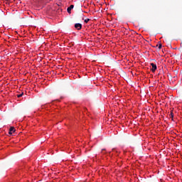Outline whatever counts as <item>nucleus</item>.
<instances>
[{"label": "nucleus", "instance_id": "1", "mask_svg": "<svg viewBox=\"0 0 182 182\" xmlns=\"http://www.w3.org/2000/svg\"><path fill=\"white\" fill-rule=\"evenodd\" d=\"M151 72L153 73H154V72H156V70H157V65L153 63H151Z\"/></svg>", "mask_w": 182, "mask_h": 182}, {"label": "nucleus", "instance_id": "2", "mask_svg": "<svg viewBox=\"0 0 182 182\" xmlns=\"http://www.w3.org/2000/svg\"><path fill=\"white\" fill-rule=\"evenodd\" d=\"M75 28L77 29V31H80V29H82V23H75Z\"/></svg>", "mask_w": 182, "mask_h": 182}, {"label": "nucleus", "instance_id": "3", "mask_svg": "<svg viewBox=\"0 0 182 182\" xmlns=\"http://www.w3.org/2000/svg\"><path fill=\"white\" fill-rule=\"evenodd\" d=\"M15 131H16L15 127H11L9 129V134H12L15 133Z\"/></svg>", "mask_w": 182, "mask_h": 182}, {"label": "nucleus", "instance_id": "4", "mask_svg": "<svg viewBox=\"0 0 182 182\" xmlns=\"http://www.w3.org/2000/svg\"><path fill=\"white\" fill-rule=\"evenodd\" d=\"M73 8H75V6L70 5V6L67 9V12H68V14H71V11H72V9H73Z\"/></svg>", "mask_w": 182, "mask_h": 182}, {"label": "nucleus", "instance_id": "5", "mask_svg": "<svg viewBox=\"0 0 182 182\" xmlns=\"http://www.w3.org/2000/svg\"><path fill=\"white\" fill-rule=\"evenodd\" d=\"M23 96V92H22L21 94L20 95H17V97H22Z\"/></svg>", "mask_w": 182, "mask_h": 182}, {"label": "nucleus", "instance_id": "6", "mask_svg": "<svg viewBox=\"0 0 182 182\" xmlns=\"http://www.w3.org/2000/svg\"><path fill=\"white\" fill-rule=\"evenodd\" d=\"M89 21H90V18H86V19L85 20V23H87V22H89Z\"/></svg>", "mask_w": 182, "mask_h": 182}, {"label": "nucleus", "instance_id": "7", "mask_svg": "<svg viewBox=\"0 0 182 182\" xmlns=\"http://www.w3.org/2000/svg\"><path fill=\"white\" fill-rule=\"evenodd\" d=\"M159 49H161V44L159 45Z\"/></svg>", "mask_w": 182, "mask_h": 182}, {"label": "nucleus", "instance_id": "8", "mask_svg": "<svg viewBox=\"0 0 182 182\" xmlns=\"http://www.w3.org/2000/svg\"><path fill=\"white\" fill-rule=\"evenodd\" d=\"M171 117L173 119V112H171Z\"/></svg>", "mask_w": 182, "mask_h": 182}, {"label": "nucleus", "instance_id": "9", "mask_svg": "<svg viewBox=\"0 0 182 182\" xmlns=\"http://www.w3.org/2000/svg\"><path fill=\"white\" fill-rule=\"evenodd\" d=\"M103 151H105V149H102V153H103Z\"/></svg>", "mask_w": 182, "mask_h": 182}]
</instances>
